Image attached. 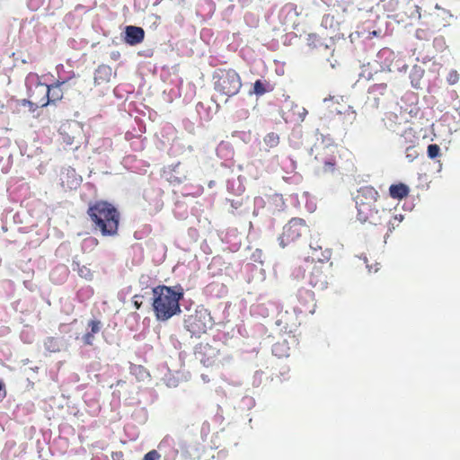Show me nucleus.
<instances>
[{"mask_svg": "<svg viewBox=\"0 0 460 460\" xmlns=\"http://www.w3.org/2000/svg\"><path fill=\"white\" fill-rule=\"evenodd\" d=\"M153 311L157 321L165 322L181 313L180 301L183 298L181 286L159 285L153 288Z\"/></svg>", "mask_w": 460, "mask_h": 460, "instance_id": "obj_1", "label": "nucleus"}, {"mask_svg": "<svg viewBox=\"0 0 460 460\" xmlns=\"http://www.w3.org/2000/svg\"><path fill=\"white\" fill-rule=\"evenodd\" d=\"M86 213L94 231L100 232L102 236L118 234L120 213L113 204L97 200L89 204Z\"/></svg>", "mask_w": 460, "mask_h": 460, "instance_id": "obj_2", "label": "nucleus"}, {"mask_svg": "<svg viewBox=\"0 0 460 460\" xmlns=\"http://www.w3.org/2000/svg\"><path fill=\"white\" fill-rule=\"evenodd\" d=\"M378 191L372 186H362L354 197L358 209V219L373 225L381 224L382 216L376 208Z\"/></svg>", "mask_w": 460, "mask_h": 460, "instance_id": "obj_3", "label": "nucleus"}, {"mask_svg": "<svg viewBox=\"0 0 460 460\" xmlns=\"http://www.w3.org/2000/svg\"><path fill=\"white\" fill-rule=\"evenodd\" d=\"M214 90L226 98L236 95L242 88L240 75L233 68H218L212 75Z\"/></svg>", "mask_w": 460, "mask_h": 460, "instance_id": "obj_4", "label": "nucleus"}, {"mask_svg": "<svg viewBox=\"0 0 460 460\" xmlns=\"http://www.w3.org/2000/svg\"><path fill=\"white\" fill-rule=\"evenodd\" d=\"M210 312L204 307H198L193 313L186 315L183 320L184 328L191 334L199 338L213 326Z\"/></svg>", "mask_w": 460, "mask_h": 460, "instance_id": "obj_5", "label": "nucleus"}, {"mask_svg": "<svg viewBox=\"0 0 460 460\" xmlns=\"http://www.w3.org/2000/svg\"><path fill=\"white\" fill-rule=\"evenodd\" d=\"M306 268L308 283L316 289H325L333 277L332 262H312Z\"/></svg>", "mask_w": 460, "mask_h": 460, "instance_id": "obj_6", "label": "nucleus"}, {"mask_svg": "<svg viewBox=\"0 0 460 460\" xmlns=\"http://www.w3.org/2000/svg\"><path fill=\"white\" fill-rule=\"evenodd\" d=\"M315 151L314 159L322 164L319 169L322 173L332 174L339 169L341 149L337 145H321L315 147Z\"/></svg>", "mask_w": 460, "mask_h": 460, "instance_id": "obj_7", "label": "nucleus"}, {"mask_svg": "<svg viewBox=\"0 0 460 460\" xmlns=\"http://www.w3.org/2000/svg\"><path fill=\"white\" fill-rule=\"evenodd\" d=\"M309 232V227L302 218L293 217L283 227L279 241L282 247L298 242Z\"/></svg>", "mask_w": 460, "mask_h": 460, "instance_id": "obj_8", "label": "nucleus"}, {"mask_svg": "<svg viewBox=\"0 0 460 460\" xmlns=\"http://www.w3.org/2000/svg\"><path fill=\"white\" fill-rule=\"evenodd\" d=\"M423 17L426 26H429L433 31H439L442 28L449 24L452 14L448 10L436 4L434 10L424 14Z\"/></svg>", "mask_w": 460, "mask_h": 460, "instance_id": "obj_9", "label": "nucleus"}, {"mask_svg": "<svg viewBox=\"0 0 460 460\" xmlns=\"http://www.w3.org/2000/svg\"><path fill=\"white\" fill-rule=\"evenodd\" d=\"M48 93V84L37 83L30 89L29 99L23 100V104H28L31 111L39 107H46L49 104Z\"/></svg>", "mask_w": 460, "mask_h": 460, "instance_id": "obj_10", "label": "nucleus"}, {"mask_svg": "<svg viewBox=\"0 0 460 460\" xmlns=\"http://www.w3.org/2000/svg\"><path fill=\"white\" fill-rule=\"evenodd\" d=\"M341 102H339V98L334 100V97L331 99H324L325 102H328V109L331 114L342 116L341 123L348 124L351 123L356 117V112L352 110V107L347 104L342 97H340Z\"/></svg>", "mask_w": 460, "mask_h": 460, "instance_id": "obj_11", "label": "nucleus"}, {"mask_svg": "<svg viewBox=\"0 0 460 460\" xmlns=\"http://www.w3.org/2000/svg\"><path fill=\"white\" fill-rule=\"evenodd\" d=\"M296 304L294 310L298 314H314L316 308L314 293L312 290L302 288L296 295Z\"/></svg>", "mask_w": 460, "mask_h": 460, "instance_id": "obj_12", "label": "nucleus"}, {"mask_svg": "<svg viewBox=\"0 0 460 460\" xmlns=\"http://www.w3.org/2000/svg\"><path fill=\"white\" fill-rule=\"evenodd\" d=\"M346 22V9L341 11L334 10L323 15L322 25L332 31H339L341 26Z\"/></svg>", "mask_w": 460, "mask_h": 460, "instance_id": "obj_13", "label": "nucleus"}, {"mask_svg": "<svg viewBox=\"0 0 460 460\" xmlns=\"http://www.w3.org/2000/svg\"><path fill=\"white\" fill-rule=\"evenodd\" d=\"M75 77V75H73L68 80H58L54 84L48 85L49 104L56 103L63 99L66 84Z\"/></svg>", "mask_w": 460, "mask_h": 460, "instance_id": "obj_14", "label": "nucleus"}, {"mask_svg": "<svg viewBox=\"0 0 460 460\" xmlns=\"http://www.w3.org/2000/svg\"><path fill=\"white\" fill-rule=\"evenodd\" d=\"M311 248V258L312 262H331L330 259L332 257V250L325 247L323 248L322 244L318 242L310 244Z\"/></svg>", "mask_w": 460, "mask_h": 460, "instance_id": "obj_15", "label": "nucleus"}, {"mask_svg": "<svg viewBox=\"0 0 460 460\" xmlns=\"http://www.w3.org/2000/svg\"><path fill=\"white\" fill-rule=\"evenodd\" d=\"M145 38V31L141 27L137 26H127L125 41L131 45H137L141 43Z\"/></svg>", "mask_w": 460, "mask_h": 460, "instance_id": "obj_16", "label": "nucleus"}, {"mask_svg": "<svg viewBox=\"0 0 460 460\" xmlns=\"http://www.w3.org/2000/svg\"><path fill=\"white\" fill-rule=\"evenodd\" d=\"M410 193L409 187L404 183L392 184L389 187V195L394 199H402L406 198Z\"/></svg>", "mask_w": 460, "mask_h": 460, "instance_id": "obj_17", "label": "nucleus"}, {"mask_svg": "<svg viewBox=\"0 0 460 460\" xmlns=\"http://www.w3.org/2000/svg\"><path fill=\"white\" fill-rule=\"evenodd\" d=\"M111 67L108 66H99L95 71L94 81L101 84L103 81H108L111 75Z\"/></svg>", "mask_w": 460, "mask_h": 460, "instance_id": "obj_18", "label": "nucleus"}, {"mask_svg": "<svg viewBox=\"0 0 460 460\" xmlns=\"http://www.w3.org/2000/svg\"><path fill=\"white\" fill-rule=\"evenodd\" d=\"M270 91H272V87L266 81L256 80L253 84V93L258 96H261Z\"/></svg>", "mask_w": 460, "mask_h": 460, "instance_id": "obj_19", "label": "nucleus"}, {"mask_svg": "<svg viewBox=\"0 0 460 460\" xmlns=\"http://www.w3.org/2000/svg\"><path fill=\"white\" fill-rule=\"evenodd\" d=\"M264 144L268 149L274 148L279 144V136L275 132L268 133L263 138Z\"/></svg>", "mask_w": 460, "mask_h": 460, "instance_id": "obj_20", "label": "nucleus"}, {"mask_svg": "<svg viewBox=\"0 0 460 460\" xmlns=\"http://www.w3.org/2000/svg\"><path fill=\"white\" fill-rule=\"evenodd\" d=\"M272 351L278 357H288L289 355V348L285 342H277L274 344Z\"/></svg>", "mask_w": 460, "mask_h": 460, "instance_id": "obj_21", "label": "nucleus"}, {"mask_svg": "<svg viewBox=\"0 0 460 460\" xmlns=\"http://www.w3.org/2000/svg\"><path fill=\"white\" fill-rule=\"evenodd\" d=\"M433 32L434 31H432V29L429 26H427L426 29H423V28L417 29L416 32H415V36L419 40H428Z\"/></svg>", "mask_w": 460, "mask_h": 460, "instance_id": "obj_22", "label": "nucleus"}, {"mask_svg": "<svg viewBox=\"0 0 460 460\" xmlns=\"http://www.w3.org/2000/svg\"><path fill=\"white\" fill-rule=\"evenodd\" d=\"M45 347L51 352L59 351V345L56 338L49 337L45 341Z\"/></svg>", "mask_w": 460, "mask_h": 460, "instance_id": "obj_23", "label": "nucleus"}, {"mask_svg": "<svg viewBox=\"0 0 460 460\" xmlns=\"http://www.w3.org/2000/svg\"><path fill=\"white\" fill-rule=\"evenodd\" d=\"M87 326L90 328L89 332L96 334L101 331L102 323L100 320L93 319L88 322Z\"/></svg>", "mask_w": 460, "mask_h": 460, "instance_id": "obj_24", "label": "nucleus"}, {"mask_svg": "<svg viewBox=\"0 0 460 460\" xmlns=\"http://www.w3.org/2000/svg\"><path fill=\"white\" fill-rule=\"evenodd\" d=\"M440 154V147L437 144H430L428 146V156L430 159L437 158Z\"/></svg>", "mask_w": 460, "mask_h": 460, "instance_id": "obj_25", "label": "nucleus"}, {"mask_svg": "<svg viewBox=\"0 0 460 460\" xmlns=\"http://www.w3.org/2000/svg\"><path fill=\"white\" fill-rule=\"evenodd\" d=\"M405 154L409 162H412L419 155L414 146H408L405 150Z\"/></svg>", "mask_w": 460, "mask_h": 460, "instance_id": "obj_26", "label": "nucleus"}, {"mask_svg": "<svg viewBox=\"0 0 460 460\" xmlns=\"http://www.w3.org/2000/svg\"><path fill=\"white\" fill-rule=\"evenodd\" d=\"M70 174L74 178V180L72 181V183L75 182V185H77L78 184V181L75 178V171H69L68 170L67 172H66V177H70ZM61 180H62L61 185H62L63 188H69V189H73L74 188L73 184H71V185H69L68 183L66 184L65 181L63 179H61Z\"/></svg>", "mask_w": 460, "mask_h": 460, "instance_id": "obj_27", "label": "nucleus"}, {"mask_svg": "<svg viewBox=\"0 0 460 460\" xmlns=\"http://www.w3.org/2000/svg\"><path fill=\"white\" fill-rule=\"evenodd\" d=\"M458 80H459L458 73L456 70H451L447 76V81L448 82V84H455L458 82Z\"/></svg>", "mask_w": 460, "mask_h": 460, "instance_id": "obj_28", "label": "nucleus"}, {"mask_svg": "<svg viewBox=\"0 0 460 460\" xmlns=\"http://www.w3.org/2000/svg\"><path fill=\"white\" fill-rule=\"evenodd\" d=\"M94 334L95 333H92L91 332H87L86 333H84L82 338L84 343L85 345L92 346L94 341Z\"/></svg>", "mask_w": 460, "mask_h": 460, "instance_id": "obj_29", "label": "nucleus"}, {"mask_svg": "<svg viewBox=\"0 0 460 460\" xmlns=\"http://www.w3.org/2000/svg\"><path fill=\"white\" fill-rule=\"evenodd\" d=\"M161 455L155 449L149 451L144 456L143 460H159Z\"/></svg>", "mask_w": 460, "mask_h": 460, "instance_id": "obj_30", "label": "nucleus"}, {"mask_svg": "<svg viewBox=\"0 0 460 460\" xmlns=\"http://www.w3.org/2000/svg\"><path fill=\"white\" fill-rule=\"evenodd\" d=\"M307 40L309 46L315 48L320 42V38L316 34L311 33L308 35Z\"/></svg>", "mask_w": 460, "mask_h": 460, "instance_id": "obj_31", "label": "nucleus"}, {"mask_svg": "<svg viewBox=\"0 0 460 460\" xmlns=\"http://www.w3.org/2000/svg\"><path fill=\"white\" fill-rule=\"evenodd\" d=\"M84 244L89 247H96L99 244V240L96 237L90 236L84 240Z\"/></svg>", "mask_w": 460, "mask_h": 460, "instance_id": "obj_32", "label": "nucleus"}, {"mask_svg": "<svg viewBox=\"0 0 460 460\" xmlns=\"http://www.w3.org/2000/svg\"><path fill=\"white\" fill-rule=\"evenodd\" d=\"M78 274L82 277V278H85V279H91L93 274L90 270V269H88L87 267L85 266H82L79 270H78Z\"/></svg>", "mask_w": 460, "mask_h": 460, "instance_id": "obj_33", "label": "nucleus"}, {"mask_svg": "<svg viewBox=\"0 0 460 460\" xmlns=\"http://www.w3.org/2000/svg\"><path fill=\"white\" fill-rule=\"evenodd\" d=\"M141 297H142V296H140V295H135L132 297V301H133V304H134V306L136 307V309H139L142 305V301L140 300Z\"/></svg>", "mask_w": 460, "mask_h": 460, "instance_id": "obj_34", "label": "nucleus"}, {"mask_svg": "<svg viewBox=\"0 0 460 460\" xmlns=\"http://www.w3.org/2000/svg\"><path fill=\"white\" fill-rule=\"evenodd\" d=\"M115 456L122 457V456H123V454H122V452H117V453H114V454L112 455L113 459H115Z\"/></svg>", "mask_w": 460, "mask_h": 460, "instance_id": "obj_35", "label": "nucleus"}, {"mask_svg": "<svg viewBox=\"0 0 460 460\" xmlns=\"http://www.w3.org/2000/svg\"><path fill=\"white\" fill-rule=\"evenodd\" d=\"M416 9H417V13H418V18L420 19L421 18V13L420 12V7L419 6H416Z\"/></svg>", "mask_w": 460, "mask_h": 460, "instance_id": "obj_36", "label": "nucleus"}, {"mask_svg": "<svg viewBox=\"0 0 460 460\" xmlns=\"http://www.w3.org/2000/svg\"><path fill=\"white\" fill-rule=\"evenodd\" d=\"M284 330L285 332H292V329L291 328H288V326H284Z\"/></svg>", "mask_w": 460, "mask_h": 460, "instance_id": "obj_37", "label": "nucleus"}, {"mask_svg": "<svg viewBox=\"0 0 460 460\" xmlns=\"http://www.w3.org/2000/svg\"><path fill=\"white\" fill-rule=\"evenodd\" d=\"M282 322H283V320H282V319H279V320H278V323H279V324H280Z\"/></svg>", "mask_w": 460, "mask_h": 460, "instance_id": "obj_38", "label": "nucleus"}, {"mask_svg": "<svg viewBox=\"0 0 460 460\" xmlns=\"http://www.w3.org/2000/svg\"><path fill=\"white\" fill-rule=\"evenodd\" d=\"M204 349H210V347L207 344L204 346Z\"/></svg>", "mask_w": 460, "mask_h": 460, "instance_id": "obj_39", "label": "nucleus"}]
</instances>
